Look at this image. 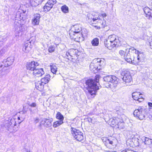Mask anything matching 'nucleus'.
Returning a JSON list of instances; mask_svg holds the SVG:
<instances>
[{"label": "nucleus", "mask_w": 152, "mask_h": 152, "mask_svg": "<svg viewBox=\"0 0 152 152\" xmlns=\"http://www.w3.org/2000/svg\"><path fill=\"white\" fill-rule=\"evenodd\" d=\"M119 42L118 38L114 34L109 36L104 41L105 46L110 50L115 48Z\"/></svg>", "instance_id": "obj_2"}, {"label": "nucleus", "mask_w": 152, "mask_h": 152, "mask_svg": "<svg viewBox=\"0 0 152 152\" xmlns=\"http://www.w3.org/2000/svg\"><path fill=\"white\" fill-rule=\"evenodd\" d=\"M88 121L89 122H91L92 121V119L91 118H88Z\"/></svg>", "instance_id": "obj_47"}, {"label": "nucleus", "mask_w": 152, "mask_h": 152, "mask_svg": "<svg viewBox=\"0 0 152 152\" xmlns=\"http://www.w3.org/2000/svg\"><path fill=\"white\" fill-rule=\"evenodd\" d=\"M29 105L32 107H35L36 106V104L35 103H32L31 104H29Z\"/></svg>", "instance_id": "obj_44"}, {"label": "nucleus", "mask_w": 152, "mask_h": 152, "mask_svg": "<svg viewBox=\"0 0 152 152\" xmlns=\"http://www.w3.org/2000/svg\"><path fill=\"white\" fill-rule=\"evenodd\" d=\"M103 63L104 61L100 58L95 59L90 65V69L92 72L95 73L101 69Z\"/></svg>", "instance_id": "obj_4"}, {"label": "nucleus", "mask_w": 152, "mask_h": 152, "mask_svg": "<svg viewBox=\"0 0 152 152\" xmlns=\"http://www.w3.org/2000/svg\"><path fill=\"white\" fill-rule=\"evenodd\" d=\"M61 9L62 12L64 13H67L69 12V8L66 5H64L61 7Z\"/></svg>", "instance_id": "obj_33"}, {"label": "nucleus", "mask_w": 152, "mask_h": 152, "mask_svg": "<svg viewBox=\"0 0 152 152\" xmlns=\"http://www.w3.org/2000/svg\"><path fill=\"white\" fill-rule=\"evenodd\" d=\"M56 2V0H49L43 7L45 12H46L50 11Z\"/></svg>", "instance_id": "obj_11"}, {"label": "nucleus", "mask_w": 152, "mask_h": 152, "mask_svg": "<svg viewBox=\"0 0 152 152\" xmlns=\"http://www.w3.org/2000/svg\"><path fill=\"white\" fill-rule=\"evenodd\" d=\"M51 72L54 74H55L57 71V68L56 65H52L50 66Z\"/></svg>", "instance_id": "obj_34"}, {"label": "nucleus", "mask_w": 152, "mask_h": 152, "mask_svg": "<svg viewBox=\"0 0 152 152\" xmlns=\"http://www.w3.org/2000/svg\"><path fill=\"white\" fill-rule=\"evenodd\" d=\"M63 123V121H57L53 123V126L54 128H56L59 126Z\"/></svg>", "instance_id": "obj_31"}, {"label": "nucleus", "mask_w": 152, "mask_h": 152, "mask_svg": "<svg viewBox=\"0 0 152 152\" xmlns=\"http://www.w3.org/2000/svg\"><path fill=\"white\" fill-rule=\"evenodd\" d=\"M27 42L24 44L23 48V51L25 53H28L31 50V42L27 41Z\"/></svg>", "instance_id": "obj_19"}, {"label": "nucleus", "mask_w": 152, "mask_h": 152, "mask_svg": "<svg viewBox=\"0 0 152 152\" xmlns=\"http://www.w3.org/2000/svg\"><path fill=\"white\" fill-rule=\"evenodd\" d=\"M56 117L57 119L59 120V121H63L64 117L60 112H59L57 113L56 114Z\"/></svg>", "instance_id": "obj_32"}, {"label": "nucleus", "mask_w": 152, "mask_h": 152, "mask_svg": "<svg viewBox=\"0 0 152 152\" xmlns=\"http://www.w3.org/2000/svg\"><path fill=\"white\" fill-rule=\"evenodd\" d=\"M149 43L150 45V48L152 49V42H150Z\"/></svg>", "instance_id": "obj_50"}, {"label": "nucleus", "mask_w": 152, "mask_h": 152, "mask_svg": "<svg viewBox=\"0 0 152 152\" xmlns=\"http://www.w3.org/2000/svg\"><path fill=\"white\" fill-rule=\"evenodd\" d=\"M149 116H148L149 117V118L151 119H152V112H151V113L149 114Z\"/></svg>", "instance_id": "obj_49"}, {"label": "nucleus", "mask_w": 152, "mask_h": 152, "mask_svg": "<svg viewBox=\"0 0 152 152\" xmlns=\"http://www.w3.org/2000/svg\"><path fill=\"white\" fill-rule=\"evenodd\" d=\"M146 110L142 106H139L134 111L133 115L135 117L140 120L143 119L146 115Z\"/></svg>", "instance_id": "obj_5"}, {"label": "nucleus", "mask_w": 152, "mask_h": 152, "mask_svg": "<svg viewBox=\"0 0 152 152\" xmlns=\"http://www.w3.org/2000/svg\"><path fill=\"white\" fill-rule=\"evenodd\" d=\"M148 104L149 106L150 110L151 112H152V103L149 102L148 103Z\"/></svg>", "instance_id": "obj_42"}, {"label": "nucleus", "mask_w": 152, "mask_h": 152, "mask_svg": "<svg viewBox=\"0 0 152 152\" xmlns=\"http://www.w3.org/2000/svg\"><path fill=\"white\" fill-rule=\"evenodd\" d=\"M39 65L38 62L34 61L28 62L27 63L26 67L27 69L32 71V72Z\"/></svg>", "instance_id": "obj_12"}, {"label": "nucleus", "mask_w": 152, "mask_h": 152, "mask_svg": "<svg viewBox=\"0 0 152 152\" xmlns=\"http://www.w3.org/2000/svg\"><path fill=\"white\" fill-rule=\"evenodd\" d=\"M43 0H30V4L32 7H36L41 4Z\"/></svg>", "instance_id": "obj_24"}, {"label": "nucleus", "mask_w": 152, "mask_h": 152, "mask_svg": "<svg viewBox=\"0 0 152 152\" xmlns=\"http://www.w3.org/2000/svg\"><path fill=\"white\" fill-rule=\"evenodd\" d=\"M101 15L103 18L106 17L107 16V15L105 13L102 14Z\"/></svg>", "instance_id": "obj_48"}, {"label": "nucleus", "mask_w": 152, "mask_h": 152, "mask_svg": "<svg viewBox=\"0 0 152 152\" xmlns=\"http://www.w3.org/2000/svg\"><path fill=\"white\" fill-rule=\"evenodd\" d=\"M9 70L6 69L2 64H0V75L1 76L7 74L9 72Z\"/></svg>", "instance_id": "obj_20"}, {"label": "nucleus", "mask_w": 152, "mask_h": 152, "mask_svg": "<svg viewBox=\"0 0 152 152\" xmlns=\"http://www.w3.org/2000/svg\"><path fill=\"white\" fill-rule=\"evenodd\" d=\"M50 76L49 75H46L45 77L41 79V82H42L44 85L47 83L50 79Z\"/></svg>", "instance_id": "obj_26"}, {"label": "nucleus", "mask_w": 152, "mask_h": 152, "mask_svg": "<svg viewBox=\"0 0 152 152\" xmlns=\"http://www.w3.org/2000/svg\"><path fill=\"white\" fill-rule=\"evenodd\" d=\"M34 75L37 77L42 76L45 73L42 68L38 69L37 68L32 72Z\"/></svg>", "instance_id": "obj_17"}, {"label": "nucleus", "mask_w": 152, "mask_h": 152, "mask_svg": "<svg viewBox=\"0 0 152 152\" xmlns=\"http://www.w3.org/2000/svg\"><path fill=\"white\" fill-rule=\"evenodd\" d=\"M71 130L72 134L76 140L80 141L83 139V133L79 130L71 127Z\"/></svg>", "instance_id": "obj_8"}, {"label": "nucleus", "mask_w": 152, "mask_h": 152, "mask_svg": "<svg viewBox=\"0 0 152 152\" xmlns=\"http://www.w3.org/2000/svg\"><path fill=\"white\" fill-rule=\"evenodd\" d=\"M20 118L19 117H18V120H20Z\"/></svg>", "instance_id": "obj_51"}, {"label": "nucleus", "mask_w": 152, "mask_h": 152, "mask_svg": "<svg viewBox=\"0 0 152 152\" xmlns=\"http://www.w3.org/2000/svg\"><path fill=\"white\" fill-rule=\"evenodd\" d=\"M92 45L94 46H97L99 44V39L98 38H95L91 41Z\"/></svg>", "instance_id": "obj_29"}, {"label": "nucleus", "mask_w": 152, "mask_h": 152, "mask_svg": "<svg viewBox=\"0 0 152 152\" xmlns=\"http://www.w3.org/2000/svg\"><path fill=\"white\" fill-rule=\"evenodd\" d=\"M141 140L142 143L144 142V144L146 145H150L152 143V139L144 136L142 137L141 138Z\"/></svg>", "instance_id": "obj_21"}, {"label": "nucleus", "mask_w": 152, "mask_h": 152, "mask_svg": "<svg viewBox=\"0 0 152 152\" xmlns=\"http://www.w3.org/2000/svg\"><path fill=\"white\" fill-rule=\"evenodd\" d=\"M120 115H118L117 117H113L112 119H110L111 124L113 125H116L117 122L118 121H117L118 119H119L120 117Z\"/></svg>", "instance_id": "obj_28"}, {"label": "nucleus", "mask_w": 152, "mask_h": 152, "mask_svg": "<svg viewBox=\"0 0 152 152\" xmlns=\"http://www.w3.org/2000/svg\"><path fill=\"white\" fill-rule=\"evenodd\" d=\"M99 76L96 75L95 79H89L86 80L84 86L88 90V92L91 95L94 97L96 92L99 89L98 85L99 83Z\"/></svg>", "instance_id": "obj_1"}, {"label": "nucleus", "mask_w": 152, "mask_h": 152, "mask_svg": "<svg viewBox=\"0 0 152 152\" xmlns=\"http://www.w3.org/2000/svg\"><path fill=\"white\" fill-rule=\"evenodd\" d=\"M114 140H113V141L112 140L110 139H107V140L106 141V142L107 143H108L112 145H114Z\"/></svg>", "instance_id": "obj_41"}, {"label": "nucleus", "mask_w": 152, "mask_h": 152, "mask_svg": "<svg viewBox=\"0 0 152 152\" xmlns=\"http://www.w3.org/2000/svg\"><path fill=\"white\" fill-rule=\"evenodd\" d=\"M16 125V123L15 119L14 118H12L10 120L9 123V125L8 126L5 125V126L6 127L7 126V128L8 129Z\"/></svg>", "instance_id": "obj_27"}, {"label": "nucleus", "mask_w": 152, "mask_h": 152, "mask_svg": "<svg viewBox=\"0 0 152 152\" xmlns=\"http://www.w3.org/2000/svg\"><path fill=\"white\" fill-rule=\"evenodd\" d=\"M40 15L39 14H34L32 19V23L34 26L38 25L39 24L40 21Z\"/></svg>", "instance_id": "obj_16"}, {"label": "nucleus", "mask_w": 152, "mask_h": 152, "mask_svg": "<svg viewBox=\"0 0 152 152\" xmlns=\"http://www.w3.org/2000/svg\"><path fill=\"white\" fill-rule=\"evenodd\" d=\"M34 122L36 124L39 122V119L37 117L34 118Z\"/></svg>", "instance_id": "obj_43"}, {"label": "nucleus", "mask_w": 152, "mask_h": 152, "mask_svg": "<svg viewBox=\"0 0 152 152\" xmlns=\"http://www.w3.org/2000/svg\"><path fill=\"white\" fill-rule=\"evenodd\" d=\"M141 95V93L139 92H134L132 94V97L134 99L139 102H142L143 100V99Z\"/></svg>", "instance_id": "obj_14"}, {"label": "nucleus", "mask_w": 152, "mask_h": 152, "mask_svg": "<svg viewBox=\"0 0 152 152\" xmlns=\"http://www.w3.org/2000/svg\"><path fill=\"white\" fill-rule=\"evenodd\" d=\"M15 24L17 25L16 27V26H15V28L16 30L18 31L20 30V28H21L20 26H21V25L18 22H16V23H15Z\"/></svg>", "instance_id": "obj_40"}, {"label": "nucleus", "mask_w": 152, "mask_h": 152, "mask_svg": "<svg viewBox=\"0 0 152 152\" xmlns=\"http://www.w3.org/2000/svg\"><path fill=\"white\" fill-rule=\"evenodd\" d=\"M53 121L52 118H44L42 120L40 125H43L44 127L48 128L51 126Z\"/></svg>", "instance_id": "obj_13"}, {"label": "nucleus", "mask_w": 152, "mask_h": 152, "mask_svg": "<svg viewBox=\"0 0 152 152\" xmlns=\"http://www.w3.org/2000/svg\"><path fill=\"white\" fill-rule=\"evenodd\" d=\"M87 19L88 22L95 21L97 20H100L99 16L98 17H94L92 14H89L87 15Z\"/></svg>", "instance_id": "obj_23"}, {"label": "nucleus", "mask_w": 152, "mask_h": 152, "mask_svg": "<svg viewBox=\"0 0 152 152\" xmlns=\"http://www.w3.org/2000/svg\"><path fill=\"white\" fill-rule=\"evenodd\" d=\"M129 49H126V52H125L124 51L121 50H120L119 52V54L121 56H123L124 57V55H126V52H130L128 51V50H129Z\"/></svg>", "instance_id": "obj_38"}, {"label": "nucleus", "mask_w": 152, "mask_h": 152, "mask_svg": "<svg viewBox=\"0 0 152 152\" xmlns=\"http://www.w3.org/2000/svg\"><path fill=\"white\" fill-rule=\"evenodd\" d=\"M121 74L123 76L122 79L125 83H129L131 82L132 79L129 71L125 69H123L121 72Z\"/></svg>", "instance_id": "obj_9"}, {"label": "nucleus", "mask_w": 152, "mask_h": 152, "mask_svg": "<svg viewBox=\"0 0 152 152\" xmlns=\"http://www.w3.org/2000/svg\"><path fill=\"white\" fill-rule=\"evenodd\" d=\"M117 121H118L116 125L117 127L120 129H124L125 127L124 123L121 116L120 117L119 119H118Z\"/></svg>", "instance_id": "obj_22"}, {"label": "nucleus", "mask_w": 152, "mask_h": 152, "mask_svg": "<svg viewBox=\"0 0 152 152\" xmlns=\"http://www.w3.org/2000/svg\"><path fill=\"white\" fill-rule=\"evenodd\" d=\"M26 111H25V112H23V113H26Z\"/></svg>", "instance_id": "obj_53"}, {"label": "nucleus", "mask_w": 152, "mask_h": 152, "mask_svg": "<svg viewBox=\"0 0 152 152\" xmlns=\"http://www.w3.org/2000/svg\"><path fill=\"white\" fill-rule=\"evenodd\" d=\"M149 5H150V9H151V10H152V2L149 3Z\"/></svg>", "instance_id": "obj_46"}, {"label": "nucleus", "mask_w": 152, "mask_h": 152, "mask_svg": "<svg viewBox=\"0 0 152 152\" xmlns=\"http://www.w3.org/2000/svg\"><path fill=\"white\" fill-rule=\"evenodd\" d=\"M14 58L13 56L8 57L6 59L4 60L3 63L5 67L11 65L12 64L14 61Z\"/></svg>", "instance_id": "obj_15"}, {"label": "nucleus", "mask_w": 152, "mask_h": 152, "mask_svg": "<svg viewBox=\"0 0 152 152\" xmlns=\"http://www.w3.org/2000/svg\"><path fill=\"white\" fill-rule=\"evenodd\" d=\"M21 14L20 11L18 12L15 16L16 20H20L22 19L23 18V17L21 16Z\"/></svg>", "instance_id": "obj_35"}, {"label": "nucleus", "mask_w": 152, "mask_h": 152, "mask_svg": "<svg viewBox=\"0 0 152 152\" xmlns=\"http://www.w3.org/2000/svg\"><path fill=\"white\" fill-rule=\"evenodd\" d=\"M103 79L104 81V85L107 88H115L118 83V79L115 76L107 75L104 77Z\"/></svg>", "instance_id": "obj_3"}, {"label": "nucleus", "mask_w": 152, "mask_h": 152, "mask_svg": "<svg viewBox=\"0 0 152 152\" xmlns=\"http://www.w3.org/2000/svg\"><path fill=\"white\" fill-rule=\"evenodd\" d=\"M87 31L86 28H82V30L79 34L78 36L76 37V38H75L76 37H75L74 38V40L77 42L83 41L84 40L85 37L87 36Z\"/></svg>", "instance_id": "obj_10"}, {"label": "nucleus", "mask_w": 152, "mask_h": 152, "mask_svg": "<svg viewBox=\"0 0 152 152\" xmlns=\"http://www.w3.org/2000/svg\"><path fill=\"white\" fill-rule=\"evenodd\" d=\"M72 29L70 31L69 35L72 39H74L75 37L78 36L82 30V28L80 24H76L73 26Z\"/></svg>", "instance_id": "obj_6"}, {"label": "nucleus", "mask_w": 152, "mask_h": 152, "mask_svg": "<svg viewBox=\"0 0 152 152\" xmlns=\"http://www.w3.org/2000/svg\"><path fill=\"white\" fill-rule=\"evenodd\" d=\"M151 11L149 13L148 16L149 18L151 17L152 18V10H151Z\"/></svg>", "instance_id": "obj_45"}, {"label": "nucleus", "mask_w": 152, "mask_h": 152, "mask_svg": "<svg viewBox=\"0 0 152 152\" xmlns=\"http://www.w3.org/2000/svg\"><path fill=\"white\" fill-rule=\"evenodd\" d=\"M55 49V48L54 46L51 45L48 48V50L49 52L52 53L54 51Z\"/></svg>", "instance_id": "obj_39"}, {"label": "nucleus", "mask_w": 152, "mask_h": 152, "mask_svg": "<svg viewBox=\"0 0 152 152\" xmlns=\"http://www.w3.org/2000/svg\"><path fill=\"white\" fill-rule=\"evenodd\" d=\"M44 85L41 82L35 83V87L37 89L40 91H42L44 88Z\"/></svg>", "instance_id": "obj_25"}, {"label": "nucleus", "mask_w": 152, "mask_h": 152, "mask_svg": "<svg viewBox=\"0 0 152 152\" xmlns=\"http://www.w3.org/2000/svg\"><path fill=\"white\" fill-rule=\"evenodd\" d=\"M144 11L146 15L148 16L149 13L151 11V10L150 8L145 7L144 9Z\"/></svg>", "instance_id": "obj_37"}, {"label": "nucleus", "mask_w": 152, "mask_h": 152, "mask_svg": "<svg viewBox=\"0 0 152 152\" xmlns=\"http://www.w3.org/2000/svg\"><path fill=\"white\" fill-rule=\"evenodd\" d=\"M130 50L132 51L133 52L135 53V61L137 62L143 61L145 58L144 55L142 52L136 50V49L134 48H132L129 49L128 50L129 52L130 51Z\"/></svg>", "instance_id": "obj_7"}, {"label": "nucleus", "mask_w": 152, "mask_h": 152, "mask_svg": "<svg viewBox=\"0 0 152 152\" xmlns=\"http://www.w3.org/2000/svg\"><path fill=\"white\" fill-rule=\"evenodd\" d=\"M75 52H76V50L74 49H71L69 52L66 53V55L67 56H68L69 55L70 56H73V55H74L72 54V52L75 53Z\"/></svg>", "instance_id": "obj_36"}, {"label": "nucleus", "mask_w": 152, "mask_h": 152, "mask_svg": "<svg viewBox=\"0 0 152 152\" xmlns=\"http://www.w3.org/2000/svg\"><path fill=\"white\" fill-rule=\"evenodd\" d=\"M119 112V110H118V111H117V113H118V114Z\"/></svg>", "instance_id": "obj_52"}, {"label": "nucleus", "mask_w": 152, "mask_h": 152, "mask_svg": "<svg viewBox=\"0 0 152 152\" xmlns=\"http://www.w3.org/2000/svg\"><path fill=\"white\" fill-rule=\"evenodd\" d=\"M139 139L137 138H133L132 139V141L134 143V144L137 145H139V144L142 143L141 139L139 141Z\"/></svg>", "instance_id": "obj_30"}, {"label": "nucleus", "mask_w": 152, "mask_h": 152, "mask_svg": "<svg viewBox=\"0 0 152 152\" xmlns=\"http://www.w3.org/2000/svg\"><path fill=\"white\" fill-rule=\"evenodd\" d=\"M130 56V53L128 52L126 53V55H124V58L125 60L127 62L130 63L132 62V61H135V57L134 55H132V54Z\"/></svg>", "instance_id": "obj_18"}]
</instances>
